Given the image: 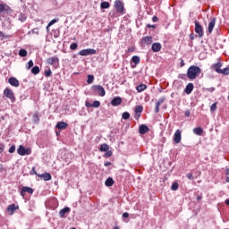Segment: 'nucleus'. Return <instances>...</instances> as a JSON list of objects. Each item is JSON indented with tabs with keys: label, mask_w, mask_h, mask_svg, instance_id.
Returning <instances> with one entry per match:
<instances>
[{
	"label": "nucleus",
	"mask_w": 229,
	"mask_h": 229,
	"mask_svg": "<svg viewBox=\"0 0 229 229\" xmlns=\"http://www.w3.org/2000/svg\"><path fill=\"white\" fill-rule=\"evenodd\" d=\"M201 74V68L196 65H191L187 71L189 80H196Z\"/></svg>",
	"instance_id": "1"
},
{
	"label": "nucleus",
	"mask_w": 229,
	"mask_h": 229,
	"mask_svg": "<svg viewBox=\"0 0 229 229\" xmlns=\"http://www.w3.org/2000/svg\"><path fill=\"white\" fill-rule=\"evenodd\" d=\"M91 90L97 96H100V98H105L106 91H105V88L101 85H93L91 86Z\"/></svg>",
	"instance_id": "2"
},
{
	"label": "nucleus",
	"mask_w": 229,
	"mask_h": 229,
	"mask_svg": "<svg viewBox=\"0 0 229 229\" xmlns=\"http://www.w3.org/2000/svg\"><path fill=\"white\" fill-rule=\"evenodd\" d=\"M114 7L115 8L117 13L120 15H124L126 12L124 11V4L121 0H115L114 4Z\"/></svg>",
	"instance_id": "3"
},
{
	"label": "nucleus",
	"mask_w": 229,
	"mask_h": 229,
	"mask_svg": "<svg viewBox=\"0 0 229 229\" xmlns=\"http://www.w3.org/2000/svg\"><path fill=\"white\" fill-rule=\"evenodd\" d=\"M4 96H5L7 99H10L11 103H15V94L13 93V90H12L10 88H6L4 90Z\"/></svg>",
	"instance_id": "4"
},
{
	"label": "nucleus",
	"mask_w": 229,
	"mask_h": 229,
	"mask_svg": "<svg viewBox=\"0 0 229 229\" xmlns=\"http://www.w3.org/2000/svg\"><path fill=\"white\" fill-rule=\"evenodd\" d=\"M17 153L18 155H21V157H25V155H31V148L20 145L17 149Z\"/></svg>",
	"instance_id": "5"
},
{
	"label": "nucleus",
	"mask_w": 229,
	"mask_h": 229,
	"mask_svg": "<svg viewBox=\"0 0 229 229\" xmlns=\"http://www.w3.org/2000/svg\"><path fill=\"white\" fill-rule=\"evenodd\" d=\"M141 47H146V46H151L153 44V38L151 36H147L140 40Z\"/></svg>",
	"instance_id": "6"
},
{
	"label": "nucleus",
	"mask_w": 229,
	"mask_h": 229,
	"mask_svg": "<svg viewBox=\"0 0 229 229\" xmlns=\"http://www.w3.org/2000/svg\"><path fill=\"white\" fill-rule=\"evenodd\" d=\"M195 33L199 35V38L205 35V32H203V26H201L198 21H195Z\"/></svg>",
	"instance_id": "7"
},
{
	"label": "nucleus",
	"mask_w": 229,
	"mask_h": 229,
	"mask_svg": "<svg viewBox=\"0 0 229 229\" xmlns=\"http://www.w3.org/2000/svg\"><path fill=\"white\" fill-rule=\"evenodd\" d=\"M47 64L53 65V67H57L58 64H60V59L57 56H52L47 59Z\"/></svg>",
	"instance_id": "8"
},
{
	"label": "nucleus",
	"mask_w": 229,
	"mask_h": 229,
	"mask_svg": "<svg viewBox=\"0 0 229 229\" xmlns=\"http://www.w3.org/2000/svg\"><path fill=\"white\" fill-rule=\"evenodd\" d=\"M80 56H89V55H96V49L87 48L79 52Z\"/></svg>",
	"instance_id": "9"
},
{
	"label": "nucleus",
	"mask_w": 229,
	"mask_h": 229,
	"mask_svg": "<svg viewBox=\"0 0 229 229\" xmlns=\"http://www.w3.org/2000/svg\"><path fill=\"white\" fill-rule=\"evenodd\" d=\"M174 140L175 144H180L182 142V131L177 130L174 135Z\"/></svg>",
	"instance_id": "10"
},
{
	"label": "nucleus",
	"mask_w": 229,
	"mask_h": 229,
	"mask_svg": "<svg viewBox=\"0 0 229 229\" xmlns=\"http://www.w3.org/2000/svg\"><path fill=\"white\" fill-rule=\"evenodd\" d=\"M26 192H28L29 194H33V188H30L28 186H23L21 188V196H22V198H24V196H26Z\"/></svg>",
	"instance_id": "11"
},
{
	"label": "nucleus",
	"mask_w": 229,
	"mask_h": 229,
	"mask_svg": "<svg viewBox=\"0 0 229 229\" xmlns=\"http://www.w3.org/2000/svg\"><path fill=\"white\" fill-rule=\"evenodd\" d=\"M148 131H149V127H148V125L146 124H141L139 128V133L140 135H146V133H148Z\"/></svg>",
	"instance_id": "12"
},
{
	"label": "nucleus",
	"mask_w": 229,
	"mask_h": 229,
	"mask_svg": "<svg viewBox=\"0 0 229 229\" xmlns=\"http://www.w3.org/2000/svg\"><path fill=\"white\" fill-rule=\"evenodd\" d=\"M123 103V98L121 97L114 98L111 101L112 106H119Z\"/></svg>",
	"instance_id": "13"
},
{
	"label": "nucleus",
	"mask_w": 229,
	"mask_h": 229,
	"mask_svg": "<svg viewBox=\"0 0 229 229\" xmlns=\"http://www.w3.org/2000/svg\"><path fill=\"white\" fill-rule=\"evenodd\" d=\"M221 67H223V64L221 63H216V64H214L212 66H211V69H214V71H216V72H217V74H220L221 73V71L223 69H221Z\"/></svg>",
	"instance_id": "14"
},
{
	"label": "nucleus",
	"mask_w": 229,
	"mask_h": 229,
	"mask_svg": "<svg viewBox=\"0 0 229 229\" xmlns=\"http://www.w3.org/2000/svg\"><path fill=\"white\" fill-rule=\"evenodd\" d=\"M215 26H216V18H212L208 27V31L209 34L212 33V31H214Z\"/></svg>",
	"instance_id": "15"
},
{
	"label": "nucleus",
	"mask_w": 229,
	"mask_h": 229,
	"mask_svg": "<svg viewBox=\"0 0 229 229\" xmlns=\"http://www.w3.org/2000/svg\"><path fill=\"white\" fill-rule=\"evenodd\" d=\"M151 49L153 53H158L162 49V45L160 43H153Z\"/></svg>",
	"instance_id": "16"
},
{
	"label": "nucleus",
	"mask_w": 229,
	"mask_h": 229,
	"mask_svg": "<svg viewBox=\"0 0 229 229\" xmlns=\"http://www.w3.org/2000/svg\"><path fill=\"white\" fill-rule=\"evenodd\" d=\"M10 12V6L6 4H0V13H8Z\"/></svg>",
	"instance_id": "17"
},
{
	"label": "nucleus",
	"mask_w": 229,
	"mask_h": 229,
	"mask_svg": "<svg viewBox=\"0 0 229 229\" xmlns=\"http://www.w3.org/2000/svg\"><path fill=\"white\" fill-rule=\"evenodd\" d=\"M38 178H43L44 182H49L51 180L52 176L49 173H45L42 174H38Z\"/></svg>",
	"instance_id": "18"
},
{
	"label": "nucleus",
	"mask_w": 229,
	"mask_h": 229,
	"mask_svg": "<svg viewBox=\"0 0 229 229\" xmlns=\"http://www.w3.org/2000/svg\"><path fill=\"white\" fill-rule=\"evenodd\" d=\"M69 126V124L65 122H59L57 123L55 128L58 130H66V128Z\"/></svg>",
	"instance_id": "19"
},
{
	"label": "nucleus",
	"mask_w": 229,
	"mask_h": 229,
	"mask_svg": "<svg viewBox=\"0 0 229 229\" xmlns=\"http://www.w3.org/2000/svg\"><path fill=\"white\" fill-rule=\"evenodd\" d=\"M131 62H133L134 65H132V69H135V67H137V65H139V64H140V57H139L138 55H134L131 57Z\"/></svg>",
	"instance_id": "20"
},
{
	"label": "nucleus",
	"mask_w": 229,
	"mask_h": 229,
	"mask_svg": "<svg viewBox=\"0 0 229 229\" xmlns=\"http://www.w3.org/2000/svg\"><path fill=\"white\" fill-rule=\"evenodd\" d=\"M9 83L12 85V87H19V80H17L15 77L9 78Z\"/></svg>",
	"instance_id": "21"
},
{
	"label": "nucleus",
	"mask_w": 229,
	"mask_h": 229,
	"mask_svg": "<svg viewBox=\"0 0 229 229\" xmlns=\"http://www.w3.org/2000/svg\"><path fill=\"white\" fill-rule=\"evenodd\" d=\"M69 212H71V208H64L59 211V216H60V217L64 218V217H65L66 214H69Z\"/></svg>",
	"instance_id": "22"
},
{
	"label": "nucleus",
	"mask_w": 229,
	"mask_h": 229,
	"mask_svg": "<svg viewBox=\"0 0 229 229\" xmlns=\"http://www.w3.org/2000/svg\"><path fill=\"white\" fill-rule=\"evenodd\" d=\"M192 90H194V84L189 83V84L186 86V88H185V89H184V92H185L186 94H191V93H192Z\"/></svg>",
	"instance_id": "23"
},
{
	"label": "nucleus",
	"mask_w": 229,
	"mask_h": 229,
	"mask_svg": "<svg viewBox=\"0 0 229 229\" xmlns=\"http://www.w3.org/2000/svg\"><path fill=\"white\" fill-rule=\"evenodd\" d=\"M114 182L112 177H108L105 182L106 187H112V185H114Z\"/></svg>",
	"instance_id": "24"
},
{
	"label": "nucleus",
	"mask_w": 229,
	"mask_h": 229,
	"mask_svg": "<svg viewBox=\"0 0 229 229\" xmlns=\"http://www.w3.org/2000/svg\"><path fill=\"white\" fill-rule=\"evenodd\" d=\"M193 133H194L195 135L201 136V135H203V129H202L201 127L194 128V129H193Z\"/></svg>",
	"instance_id": "25"
},
{
	"label": "nucleus",
	"mask_w": 229,
	"mask_h": 229,
	"mask_svg": "<svg viewBox=\"0 0 229 229\" xmlns=\"http://www.w3.org/2000/svg\"><path fill=\"white\" fill-rule=\"evenodd\" d=\"M32 121L33 123H35L36 124H38V122L40 121V117L38 116V112H36L33 114L32 115Z\"/></svg>",
	"instance_id": "26"
},
{
	"label": "nucleus",
	"mask_w": 229,
	"mask_h": 229,
	"mask_svg": "<svg viewBox=\"0 0 229 229\" xmlns=\"http://www.w3.org/2000/svg\"><path fill=\"white\" fill-rule=\"evenodd\" d=\"M146 89H148V86H146V84H140L139 86H137L136 90L137 92H144Z\"/></svg>",
	"instance_id": "27"
},
{
	"label": "nucleus",
	"mask_w": 229,
	"mask_h": 229,
	"mask_svg": "<svg viewBox=\"0 0 229 229\" xmlns=\"http://www.w3.org/2000/svg\"><path fill=\"white\" fill-rule=\"evenodd\" d=\"M162 103H164V99H161V100L156 102V107H155L156 114H158V112H160V105H162Z\"/></svg>",
	"instance_id": "28"
},
{
	"label": "nucleus",
	"mask_w": 229,
	"mask_h": 229,
	"mask_svg": "<svg viewBox=\"0 0 229 229\" xmlns=\"http://www.w3.org/2000/svg\"><path fill=\"white\" fill-rule=\"evenodd\" d=\"M100 8L102 10H106V9L110 8V3H108V2H102L100 4Z\"/></svg>",
	"instance_id": "29"
},
{
	"label": "nucleus",
	"mask_w": 229,
	"mask_h": 229,
	"mask_svg": "<svg viewBox=\"0 0 229 229\" xmlns=\"http://www.w3.org/2000/svg\"><path fill=\"white\" fill-rule=\"evenodd\" d=\"M108 149H110V147L108 146V144L104 143L100 146V151H108Z\"/></svg>",
	"instance_id": "30"
},
{
	"label": "nucleus",
	"mask_w": 229,
	"mask_h": 229,
	"mask_svg": "<svg viewBox=\"0 0 229 229\" xmlns=\"http://www.w3.org/2000/svg\"><path fill=\"white\" fill-rule=\"evenodd\" d=\"M143 110H144V107L142 106H137L135 107L134 112L135 114H142Z\"/></svg>",
	"instance_id": "31"
},
{
	"label": "nucleus",
	"mask_w": 229,
	"mask_h": 229,
	"mask_svg": "<svg viewBox=\"0 0 229 229\" xmlns=\"http://www.w3.org/2000/svg\"><path fill=\"white\" fill-rule=\"evenodd\" d=\"M7 210L9 212H12L13 214V212H15V210H17V208L15 207V204H11L9 205V207L7 208Z\"/></svg>",
	"instance_id": "32"
},
{
	"label": "nucleus",
	"mask_w": 229,
	"mask_h": 229,
	"mask_svg": "<svg viewBox=\"0 0 229 229\" xmlns=\"http://www.w3.org/2000/svg\"><path fill=\"white\" fill-rule=\"evenodd\" d=\"M220 74H224V76H228L229 75V67L222 69L220 72Z\"/></svg>",
	"instance_id": "33"
},
{
	"label": "nucleus",
	"mask_w": 229,
	"mask_h": 229,
	"mask_svg": "<svg viewBox=\"0 0 229 229\" xmlns=\"http://www.w3.org/2000/svg\"><path fill=\"white\" fill-rule=\"evenodd\" d=\"M31 72H32V74H38V72H40V68L38 66H34L31 69Z\"/></svg>",
	"instance_id": "34"
},
{
	"label": "nucleus",
	"mask_w": 229,
	"mask_h": 229,
	"mask_svg": "<svg viewBox=\"0 0 229 229\" xmlns=\"http://www.w3.org/2000/svg\"><path fill=\"white\" fill-rule=\"evenodd\" d=\"M19 55H20V56H21V57L28 56V51H26V49H21V50L19 51Z\"/></svg>",
	"instance_id": "35"
},
{
	"label": "nucleus",
	"mask_w": 229,
	"mask_h": 229,
	"mask_svg": "<svg viewBox=\"0 0 229 229\" xmlns=\"http://www.w3.org/2000/svg\"><path fill=\"white\" fill-rule=\"evenodd\" d=\"M93 82H94V75H88L87 83H89V85H90Z\"/></svg>",
	"instance_id": "36"
},
{
	"label": "nucleus",
	"mask_w": 229,
	"mask_h": 229,
	"mask_svg": "<svg viewBox=\"0 0 229 229\" xmlns=\"http://www.w3.org/2000/svg\"><path fill=\"white\" fill-rule=\"evenodd\" d=\"M99 106H101V103L98 100H95L93 103H92V107L93 108H99Z\"/></svg>",
	"instance_id": "37"
},
{
	"label": "nucleus",
	"mask_w": 229,
	"mask_h": 229,
	"mask_svg": "<svg viewBox=\"0 0 229 229\" xmlns=\"http://www.w3.org/2000/svg\"><path fill=\"white\" fill-rule=\"evenodd\" d=\"M122 118L124 119L125 121H127V119H130V113H128V112L123 113Z\"/></svg>",
	"instance_id": "38"
},
{
	"label": "nucleus",
	"mask_w": 229,
	"mask_h": 229,
	"mask_svg": "<svg viewBox=\"0 0 229 229\" xmlns=\"http://www.w3.org/2000/svg\"><path fill=\"white\" fill-rule=\"evenodd\" d=\"M27 17L26 14L24 13H21L19 16V21H21V22H24L26 21Z\"/></svg>",
	"instance_id": "39"
},
{
	"label": "nucleus",
	"mask_w": 229,
	"mask_h": 229,
	"mask_svg": "<svg viewBox=\"0 0 229 229\" xmlns=\"http://www.w3.org/2000/svg\"><path fill=\"white\" fill-rule=\"evenodd\" d=\"M216 110H217V103H214L210 106V112H216Z\"/></svg>",
	"instance_id": "40"
},
{
	"label": "nucleus",
	"mask_w": 229,
	"mask_h": 229,
	"mask_svg": "<svg viewBox=\"0 0 229 229\" xmlns=\"http://www.w3.org/2000/svg\"><path fill=\"white\" fill-rule=\"evenodd\" d=\"M179 184L178 182H174L171 186L172 191H178Z\"/></svg>",
	"instance_id": "41"
},
{
	"label": "nucleus",
	"mask_w": 229,
	"mask_h": 229,
	"mask_svg": "<svg viewBox=\"0 0 229 229\" xmlns=\"http://www.w3.org/2000/svg\"><path fill=\"white\" fill-rule=\"evenodd\" d=\"M51 74H53V72H51V69L45 71V76H47V78H49V76H51Z\"/></svg>",
	"instance_id": "42"
},
{
	"label": "nucleus",
	"mask_w": 229,
	"mask_h": 229,
	"mask_svg": "<svg viewBox=\"0 0 229 229\" xmlns=\"http://www.w3.org/2000/svg\"><path fill=\"white\" fill-rule=\"evenodd\" d=\"M70 49H72V51H74L76 49H78V44L77 43H73L70 46Z\"/></svg>",
	"instance_id": "43"
},
{
	"label": "nucleus",
	"mask_w": 229,
	"mask_h": 229,
	"mask_svg": "<svg viewBox=\"0 0 229 229\" xmlns=\"http://www.w3.org/2000/svg\"><path fill=\"white\" fill-rule=\"evenodd\" d=\"M31 67H33V61H29L28 62V64H27V69H28V71H30V69H31Z\"/></svg>",
	"instance_id": "44"
},
{
	"label": "nucleus",
	"mask_w": 229,
	"mask_h": 229,
	"mask_svg": "<svg viewBox=\"0 0 229 229\" xmlns=\"http://www.w3.org/2000/svg\"><path fill=\"white\" fill-rule=\"evenodd\" d=\"M59 21V19H54L48 23V26H53V24H56Z\"/></svg>",
	"instance_id": "45"
},
{
	"label": "nucleus",
	"mask_w": 229,
	"mask_h": 229,
	"mask_svg": "<svg viewBox=\"0 0 229 229\" xmlns=\"http://www.w3.org/2000/svg\"><path fill=\"white\" fill-rule=\"evenodd\" d=\"M113 153L111 150H107L105 154L106 158H110L112 157Z\"/></svg>",
	"instance_id": "46"
},
{
	"label": "nucleus",
	"mask_w": 229,
	"mask_h": 229,
	"mask_svg": "<svg viewBox=\"0 0 229 229\" xmlns=\"http://www.w3.org/2000/svg\"><path fill=\"white\" fill-rule=\"evenodd\" d=\"M188 180H194V175L192 174L189 173L186 174Z\"/></svg>",
	"instance_id": "47"
},
{
	"label": "nucleus",
	"mask_w": 229,
	"mask_h": 229,
	"mask_svg": "<svg viewBox=\"0 0 229 229\" xmlns=\"http://www.w3.org/2000/svg\"><path fill=\"white\" fill-rule=\"evenodd\" d=\"M9 153H15V145L11 146L9 148Z\"/></svg>",
	"instance_id": "48"
},
{
	"label": "nucleus",
	"mask_w": 229,
	"mask_h": 229,
	"mask_svg": "<svg viewBox=\"0 0 229 229\" xmlns=\"http://www.w3.org/2000/svg\"><path fill=\"white\" fill-rule=\"evenodd\" d=\"M85 106H86L87 108H92V103H90V102H89V101H86V102H85Z\"/></svg>",
	"instance_id": "49"
},
{
	"label": "nucleus",
	"mask_w": 229,
	"mask_h": 229,
	"mask_svg": "<svg viewBox=\"0 0 229 229\" xmlns=\"http://www.w3.org/2000/svg\"><path fill=\"white\" fill-rule=\"evenodd\" d=\"M134 119H136L137 121H139V119H140V113H135V114H134Z\"/></svg>",
	"instance_id": "50"
},
{
	"label": "nucleus",
	"mask_w": 229,
	"mask_h": 229,
	"mask_svg": "<svg viewBox=\"0 0 229 229\" xmlns=\"http://www.w3.org/2000/svg\"><path fill=\"white\" fill-rule=\"evenodd\" d=\"M206 90H207L208 92H214V91L216 90V88H214V87L207 88Z\"/></svg>",
	"instance_id": "51"
},
{
	"label": "nucleus",
	"mask_w": 229,
	"mask_h": 229,
	"mask_svg": "<svg viewBox=\"0 0 229 229\" xmlns=\"http://www.w3.org/2000/svg\"><path fill=\"white\" fill-rule=\"evenodd\" d=\"M30 174H36V176H38L39 174H37L35 167H33L32 170L30 171Z\"/></svg>",
	"instance_id": "52"
},
{
	"label": "nucleus",
	"mask_w": 229,
	"mask_h": 229,
	"mask_svg": "<svg viewBox=\"0 0 229 229\" xmlns=\"http://www.w3.org/2000/svg\"><path fill=\"white\" fill-rule=\"evenodd\" d=\"M185 116H186V117H191V111L186 110V111H185Z\"/></svg>",
	"instance_id": "53"
},
{
	"label": "nucleus",
	"mask_w": 229,
	"mask_h": 229,
	"mask_svg": "<svg viewBox=\"0 0 229 229\" xmlns=\"http://www.w3.org/2000/svg\"><path fill=\"white\" fill-rule=\"evenodd\" d=\"M123 217L124 218L130 217V214L128 212H125L123 214Z\"/></svg>",
	"instance_id": "54"
},
{
	"label": "nucleus",
	"mask_w": 229,
	"mask_h": 229,
	"mask_svg": "<svg viewBox=\"0 0 229 229\" xmlns=\"http://www.w3.org/2000/svg\"><path fill=\"white\" fill-rule=\"evenodd\" d=\"M104 165L105 167H108V165H112V162H109V161L105 162Z\"/></svg>",
	"instance_id": "55"
},
{
	"label": "nucleus",
	"mask_w": 229,
	"mask_h": 229,
	"mask_svg": "<svg viewBox=\"0 0 229 229\" xmlns=\"http://www.w3.org/2000/svg\"><path fill=\"white\" fill-rule=\"evenodd\" d=\"M32 33H36V35H38V28L33 29Z\"/></svg>",
	"instance_id": "56"
},
{
	"label": "nucleus",
	"mask_w": 229,
	"mask_h": 229,
	"mask_svg": "<svg viewBox=\"0 0 229 229\" xmlns=\"http://www.w3.org/2000/svg\"><path fill=\"white\" fill-rule=\"evenodd\" d=\"M152 21H153V22H157V21H158V17L153 16Z\"/></svg>",
	"instance_id": "57"
},
{
	"label": "nucleus",
	"mask_w": 229,
	"mask_h": 229,
	"mask_svg": "<svg viewBox=\"0 0 229 229\" xmlns=\"http://www.w3.org/2000/svg\"><path fill=\"white\" fill-rule=\"evenodd\" d=\"M201 199H203V196L201 195L197 196V201H201Z\"/></svg>",
	"instance_id": "58"
},
{
	"label": "nucleus",
	"mask_w": 229,
	"mask_h": 229,
	"mask_svg": "<svg viewBox=\"0 0 229 229\" xmlns=\"http://www.w3.org/2000/svg\"><path fill=\"white\" fill-rule=\"evenodd\" d=\"M147 28H157V26L156 25L148 24Z\"/></svg>",
	"instance_id": "59"
},
{
	"label": "nucleus",
	"mask_w": 229,
	"mask_h": 229,
	"mask_svg": "<svg viewBox=\"0 0 229 229\" xmlns=\"http://www.w3.org/2000/svg\"><path fill=\"white\" fill-rule=\"evenodd\" d=\"M3 151H4V146L0 147V155H1V153H3Z\"/></svg>",
	"instance_id": "60"
},
{
	"label": "nucleus",
	"mask_w": 229,
	"mask_h": 229,
	"mask_svg": "<svg viewBox=\"0 0 229 229\" xmlns=\"http://www.w3.org/2000/svg\"><path fill=\"white\" fill-rule=\"evenodd\" d=\"M190 39H191V40H194V34H191V35H190Z\"/></svg>",
	"instance_id": "61"
},
{
	"label": "nucleus",
	"mask_w": 229,
	"mask_h": 229,
	"mask_svg": "<svg viewBox=\"0 0 229 229\" xmlns=\"http://www.w3.org/2000/svg\"><path fill=\"white\" fill-rule=\"evenodd\" d=\"M225 174H226V176H228V174H229V168L225 169Z\"/></svg>",
	"instance_id": "62"
},
{
	"label": "nucleus",
	"mask_w": 229,
	"mask_h": 229,
	"mask_svg": "<svg viewBox=\"0 0 229 229\" xmlns=\"http://www.w3.org/2000/svg\"><path fill=\"white\" fill-rule=\"evenodd\" d=\"M183 65H185V63L183 62V60L181 61V67H183Z\"/></svg>",
	"instance_id": "63"
},
{
	"label": "nucleus",
	"mask_w": 229,
	"mask_h": 229,
	"mask_svg": "<svg viewBox=\"0 0 229 229\" xmlns=\"http://www.w3.org/2000/svg\"><path fill=\"white\" fill-rule=\"evenodd\" d=\"M225 205H229V199H225Z\"/></svg>",
	"instance_id": "64"
}]
</instances>
